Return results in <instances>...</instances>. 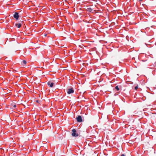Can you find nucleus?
I'll return each mask as SVG.
<instances>
[{
  "label": "nucleus",
  "mask_w": 156,
  "mask_h": 156,
  "mask_svg": "<svg viewBox=\"0 0 156 156\" xmlns=\"http://www.w3.org/2000/svg\"><path fill=\"white\" fill-rule=\"evenodd\" d=\"M72 135L73 136L77 137L78 136V134L76 133V130L75 129H73L72 130Z\"/></svg>",
  "instance_id": "nucleus-1"
},
{
  "label": "nucleus",
  "mask_w": 156,
  "mask_h": 156,
  "mask_svg": "<svg viewBox=\"0 0 156 156\" xmlns=\"http://www.w3.org/2000/svg\"><path fill=\"white\" fill-rule=\"evenodd\" d=\"M74 92V90L73 88H69L67 89V92L68 94H70Z\"/></svg>",
  "instance_id": "nucleus-2"
},
{
  "label": "nucleus",
  "mask_w": 156,
  "mask_h": 156,
  "mask_svg": "<svg viewBox=\"0 0 156 156\" xmlns=\"http://www.w3.org/2000/svg\"><path fill=\"white\" fill-rule=\"evenodd\" d=\"M77 121L79 122H81L82 121V117L80 115H79L76 118Z\"/></svg>",
  "instance_id": "nucleus-3"
},
{
  "label": "nucleus",
  "mask_w": 156,
  "mask_h": 156,
  "mask_svg": "<svg viewBox=\"0 0 156 156\" xmlns=\"http://www.w3.org/2000/svg\"><path fill=\"white\" fill-rule=\"evenodd\" d=\"M13 17L16 20H18L19 17V14L17 12H15L13 15Z\"/></svg>",
  "instance_id": "nucleus-4"
},
{
  "label": "nucleus",
  "mask_w": 156,
  "mask_h": 156,
  "mask_svg": "<svg viewBox=\"0 0 156 156\" xmlns=\"http://www.w3.org/2000/svg\"><path fill=\"white\" fill-rule=\"evenodd\" d=\"M47 84L48 85L51 87H52L54 85V83L52 82H51L50 81L48 82Z\"/></svg>",
  "instance_id": "nucleus-5"
},
{
  "label": "nucleus",
  "mask_w": 156,
  "mask_h": 156,
  "mask_svg": "<svg viewBox=\"0 0 156 156\" xmlns=\"http://www.w3.org/2000/svg\"><path fill=\"white\" fill-rule=\"evenodd\" d=\"M15 26L17 28H19L21 27V24L20 23H16L15 24Z\"/></svg>",
  "instance_id": "nucleus-6"
},
{
  "label": "nucleus",
  "mask_w": 156,
  "mask_h": 156,
  "mask_svg": "<svg viewBox=\"0 0 156 156\" xmlns=\"http://www.w3.org/2000/svg\"><path fill=\"white\" fill-rule=\"evenodd\" d=\"M115 89L117 91H119V89L118 86H117L115 87Z\"/></svg>",
  "instance_id": "nucleus-7"
},
{
  "label": "nucleus",
  "mask_w": 156,
  "mask_h": 156,
  "mask_svg": "<svg viewBox=\"0 0 156 156\" xmlns=\"http://www.w3.org/2000/svg\"><path fill=\"white\" fill-rule=\"evenodd\" d=\"M23 62L24 64H26L27 63L26 61L25 60H23Z\"/></svg>",
  "instance_id": "nucleus-8"
},
{
  "label": "nucleus",
  "mask_w": 156,
  "mask_h": 156,
  "mask_svg": "<svg viewBox=\"0 0 156 156\" xmlns=\"http://www.w3.org/2000/svg\"><path fill=\"white\" fill-rule=\"evenodd\" d=\"M138 86H136L135 87V89L136 90L138 88Z\"/></svg>",
  "instance_id": "nucleus-9"
},
{
  "label": "nucleus",
  "mask_w": 156,
  "mask_h": 156,
  "mask_svg": "<svg viewBox=\"0 0 156 156\" xmlns=\"http://www.w3.org/2000/svg\"><path fill=\"white\" fill-rule=\"evenodd\" d=\"M121 156H125V155L124 154H122Z\"/></svg>",
  "instance_id": "nucleus-10"
},
{
  "label": "nucleus",
  "mask_w": 156,
  "mask_h": 156,
  "mask_svg": "<svg viewBox=\"0 0 156 156\" xmlns=\"http://www.w3.org/2000/svg\"><path fill=\"white\" fill-rule=\"evenodd\" d=\"M14 107H16V105H14Z\"/></svg>",
  "instance_id": "nucleus-11"
},
{
  "label": "nucleus",
  "mask_w": 156,
  "mask_h": 156,
  "mask_svg": "<svg viewBox=\"0 0 156 156\" xmlns=\"http://www.w3.org/2000/svg\"><path fill=\"white\" fill-rule=\"evenodd\" d=\"M139 1H140V0H139Z\"/></svg>",
  "instance_id": "nucleus-12"
}]
</instances>
